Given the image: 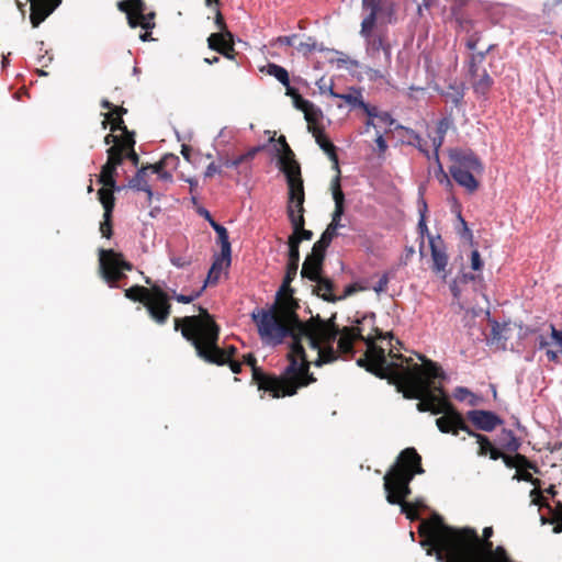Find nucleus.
Returning <instances> with one entry per match:
<instances>
[{
	"mask_svg": "<svg viewBox=\"0 0 562 562\" xmlns=\"http://www.w3.org/2000/svg\"><path fill=\"white\" fill-rule=\"evenodd\" d=\"M418 533L425 538L422 546H429L427 553L436 551L437 560L445 562H514L503 546L494 548L490 540L493 528L483 529L480 538L475 529H457L447 526L440 518L423 520Z\"/></svg>",
	"mask_w": 562,
	"mask_h": 562,
	"instance_id": "f257e3e1",
	"label": "nucleus"
},
{
	"mask_svg": "<svg viewBox=\"0 0 562 562\" xmlns=\"http://www.w3.org/2000/svg\"><path fill=\"white\" fill-rule=\"evenodd\" d=\"M389 356L395 360L405 361L408 366L403 367L397 363V368L390 371L386 378L390 383L395 384L403 396L408 400H418L416 407L419 412H430L434 415L445 411L443 402H448V397L441 384H437L435 380L445 379L446 374L441 367L419 356L423 364H409L413 359L405 358L401 353H393L391 350Z\"/></svg>",
	"mask_w": 562,
	"mask_h": 562,
	"instance_id": "f03ea898",
	"label": "nucleus"
},
{
	"mask_svg": "<svg viewBox=\"0 0 562 562\" xmlns=\"http://www.w3.org/2000/svg\"><path fill=\"white\" fill-rule=\"evenodd\" d=\"M244 363L251 368L252 380L259 390L268 392L273 398L293 396L302 387L316 382L310 371L311 362L303 346L290 345L286 353L288 366L280 375L266 373L257 367V359L252 353L244 355Z\"/></svg>",
	"mask_w": 562,
	"mask_h": 562,
	"instance_id": "7ed1b4c3",
	"label": "nucleus"
},
{
	"mask_svg": "<svg viewBox=\"0 0 562 562\" xmlns=\"http://www.w3.org/2000/svg\"><path fill=\"white\" fill-rule=\"evenodd\" d=\"M341 337L338 339V349L342 353L353 351L356 340H362L367 345L364 356L357 360V364L380 379L387 378L390 371L397 368V362H389L385 350L375 344L376 339L392 337L390 333L384 334L375 326V314L369 313L356 319L355 326L341 328Z\"/></svg>",
	"mask_w": 562,
	"mask_h": 562,
	"instance_id": "20e7f679",
	"label": "nucleus"
},
{
	"mask_svg": "<svg viewBox=\"0 0 562 562\" xmlns=\"http://www.w3.org/2000/svg\"><path fill=\"white\" fill-rule=\"evenodd\" d=\"M297 269L299 263L288 262L285 276L277 292L274 303L268 308H256L251 313V319L256 324L261 339L268 335L283 334L285 327L281 323L295 318V311L300 308V304L293 296V289L290 284L294 280Z\"/></svg>",
	"mask_w": 562,
	"mask_h": 562,
	"instance_id": "39448f33",
	"label": "nucleus"
},
{
	"mask_svg": "<svg viewBox=\"0 0 562 562\" xmlns=\"http://www.w3.org/2000/svg\"><path fill=\"white\" fill-rule=\"evenodd\" d=\"M336 314L328 319H323L319 315L312 316L308 321L302 322L295 311V318L284 321L285 330L281 335H268L261 340L267 344L278 345L284 338L291 337L292 342L303 346L302 341L305 339L310 348H318L323 344H333L337 337H341V329L335 323Z\"/></svg>",
	"mask_w": 562,
	"mask_h": 562,
	"instance_id": "423d86ee",
	"label": "nucleus"
},
{
	"mask_svg": "<svg viewBox=\"0 0 562 562\" xmlns=\"http://www.w3.org/2000/svg\"><path fill=\"white\" fill-rule=\"evenodd\" d=\"M360 35L366 42V53L378 67L374 74L383 78L392 65V44L389 38L387 24L395 22V14L362 13Z\"/></svg>",
	"mask_w": 562,
	"mask_h": 562,
	"instance_id": "0eeeda50",
	"label": "nucleus"
},
{
	"mask_svg": "<svg viewBox=\"0 0 562 562\" xmlns=\"http://www.w3.org/2000/svg\"><path fill=\"white\" fill-rule=\"evenodd\" d=\"M424 472L422 457L416 449L409 447L402 450L383 479L386 501L392 505L405 503L412 494L409 484L414 476Z\"/></svg>",
	"mask_w": 562,
	"mask_h": 562,
	"instance_id": "6e6552de",
	"label": "nucleus"
},
{
	"mask_svg": "<svg viewBox=\"0 0 562 562\" xmlns=\"http://www.w3.org/2000/svg\"><path fill=\"white\" fill-rule=\"evenodd\" d=\"M449 172L452 179L464 190L472 194L480 188L477 179L484 172V164L481 158L471 149H449Z\"/></svg>",
	"mask_w": 562,
	"mask_h": 562,
	"instance_id": "1a4fd4ad",
	"label": "nucleus"
},
{
	"mask_svg": "<svg viewBox=\"0 0 562 562\" xmlns=\"http://www.w3.org/2000/svg\"><path fill=\"white\" fill-rule=\"evenodd\" d=\"M198 310L199 315L173 319L175 330H180L182 337L191 342L194 349L206 340L213 345L215 339H220V326L213 316L202 306Z\"/></svg>",
	"mask_w": 562,
	"mask_h": 562,
	"instance_id": "9d476101",
	"label": "nucleus"
},
{
	"mask_svg": "<svg viewBox=\"0 0 562 562\" xmlns=\"http://www.w3.org/2000/svg\"><path fill=\"white\" fill-rule=\"evenodd\" d=\"M116 8L126 15L127 24L132 29L142 27L145 30L139 35L142 42L151 41V31L156 26L154 11L147 12V5L144 0H121L117 1Z\"/></svg>",
	"mask_w": 562,
	"mask_h": 562,
	"instance_id": "9b49d317",
	"label": "nucleus"
},
{
	"mask_svg": "<svg viewBox=\"0 0 562 562\" xmlns=\"http://www.w3.org/2000/svg\"><path fill=\"white\" fill-rule=\"evenodd\" d=\"M99 266L102 278L111 288H115L117 282L125 278L124 271L133 270V265L113 249L99 250Z\"/></svg>",
	"mask_w": 562,
	"mask_h": 562,
	"instance_id": "f8f14e48",
	"label": "nucleus"
},
{
	"mask_svg": "<svg viewBox=\"0 0 562 562\" xmlns=\"http://www.w3.org/2000/svg\"><path fill=\"white\" fill-rule=\"evenodd\" d=\"M494 48L493 44L487 45L484 50L472 53L469 59V74L471 77V85L474 93L485 97L493 83V78L488 75L486 69L482 67L486 55Z\"/></svg>",
	"mask_w": 562,
	"mask_h": 562,
	"instance_id": "ddd939ff",
	"label": "nucleus"
},
{
	"mask_svg": "<svg viewBox=\"0 0 562 562\" xmlns=\"http://www.w3.org/2000/svg\"><path fill=\"white\" fill-rule=\"evenodd\" d=\"M171 295L161 284L155 282L151 285V294L144 306L149 317L158 325H165L171 314Z\"/></svg>",
	"mask_w": 562,
	"mask_h": 562,
	"instance_id": "4468645a",
	"label": "nucleus"
},
{
	"mask_svg": "<svg viewBox=\"0 0 562 562\" xmlns=\"http://www.w3.org/2000/svg\"><path fill=\"white\" fill-rule=\"evenodd\" d=\"M285 178L289 189L286 214L289 221L292 222L297 217V214H302V216H304L305 212V192L301 175V167L294 166L293 170L288 172V176H285Z\"/></svg>",
	"mask_w": 562,
	"mask_h": 562,
	"instance_id": "2eb2a0df",
	"label": "nucleus"
},
{
	"mask_svg": "<svg viewBox=\"0 0 562 562\" xmlns=\"http://www.w3.org/2000/svg\"><path fill=\"white\" fill-rule=\"evenodd\" d=\"M217 342L218 339H215L213 345L206 340L203 344L196 346L195 352L198 357L207 363L216 366H224L231 359H234L235 355L237 353V348L235 346H228L227 348L223 349L218 347Z\"/></svg>",
	"mask_w": 562,
	"mask_h": 562,
	"instance_id": "dca6fc26",
	"label": "nucleus"
},
{
	"mask_svg": "<svg viewBox=\"0 0 562 562\" xmlns=\"http://www.w3.org/2000/svg\"><path fill=\"white\" fill-rule=\"evenodd\" d=\"M443 407L445 411L440 413L442 416L436 419L438 429L443 434H452L454 436H457L460 430L468 432L470 426L451 402H443Z\"/></svg>",
	"mask_w": 562,
	"mask_h": 562,
	"instance_id": "f3484780",
	"label": "nucleus"
},
{
	"mask_svg": "<svg viewBox=\"0 0 562 562\" xmlns=\"http://www.w3.org/2000/svg\"><path fill=\"white\" fill-rule=\"evenodd\" d=\"M467 419L477 429L486 432L504 424V420L494 412L485 409H472L467 413Z\"/></svg>",
	"mask_w": 562,
	"mask_h": 562,
	"instance_id": "a211bd4d",
	"label": "nucleus"
},
{
	"mask_svg": "<svg viewBox=\"0 0 562 562\" xmlns=\"http://www.w3.org/2000/svg\"><path fill=\"white\" fill-rule=\"evenodd\" d=\"M106 154L108 159L101 168L99 182L104 187L116 188V180L114 177L116 175L117 167L123 164L124 159L120 157L117 147H109Z\"/></svg>",
	"mask_w": 562,
	"mask_h": 562,
	"instance_id": "6ab92c4d",
	"label": "nucleus"
},
{
	"mask_svg": "<svg viewBox=\"0 0 562 562\" xmlns=\"http://www.w3.org/2000/svg\"><path fill=\"white\" fill-rule=\"evenodd\" d=\"M30 2V22L38 27L61 3V0H26Z\"/></svg>",
	"mask_w": 562,
	"mask_h": 562,
	"instance_id": "aec40b11",
	"label": "nucleus"
},
{
	"mask_svg": "<svg viewBox=\"0 0 562 562\" xmlns=\"http://www.w3.org/2000/svg\"><path fill=\"white\" fill-rule=\"evenodd\" d=\"M452 12L456 16L459 31L467 34L465 47L471 50V54L480 52L481 49H477V46L481 41V34L474 30V22L463 15H459L456 9H452Z\"/></svg>",
	"mask_w": 562,
	"mask_h": 562,
	"instance_id": "412c9836",
	"label": "nucleus"
},
{
	"mask_svg": "<svg viewBox=\"0 0 562 562\" xmlns=\"http://www.w3.org/2000/svg\"><path fill=\"white\" fill-rule=\"evenodd\" d=\"M429 246L431 250V258H432V271L442 274V277H446V268L448 265V256L446 254L443 241L438 236L435 238L434 236H429Z\"/></svg>",
	"mask_w": 562,
	"mask_h": 562,
	"instance_id": "4be33fe9",
	"label": "nucleus"
},
{
	"mask_svg": "<svg viewBox=\"0 0 562 562\" xmlns=\"http://www.w3.org/2000/svg\"><path fill=\"white\" fill-rule=\"evenodd\" d=\"M324 260L325 257H323V255L312 251L303 262L301 277L311 281L319 279V277H322Z\"/></svg>",
	"mask_w": 562,
	"mask_h": 562,
	"instance_id": "5701e85b",
	"label": "nucleus"
},
{
	"mask_svg": "<svg viewBox=\"0 0 562 562\" xmlns=\"http://www.w3.org/2000/svg\"><path fill=\"white\" fill-rule=\"evenodd\" d=\"M312 135L315 138L317 145L323 149V151L328 156L330 161L333 162V169L337 172L336 175H341L339 168L338 156L336 153V146L330 142V139L326 136L324 132V127L321 130L313 131Z\"/></svg>",
	"mask_w": 562,
	"mask_h": 562,
	"instance_id": "b1692460",
	"label": "nucleus"
},
{
	"mask_svg": "<svg viewBox=\"0 0 562 562\" xmlns=\"http://www.w3.org/2000/svg\"><path fill=\"white\" fill-rule=\"evenodd\" d=\"M467 434L476 439L480 457L488 456L492 460H498L502 457V451L492 443L487 436L474 431L471 427Z\"/></svg>",
	"mask_w": 562,
	"mask_h": 562,
	"instance_id": "393cba45",
	"label": "nucleus"
},
{
	"mask_svg": "<svg viewBox=\"0 0 562 562\" xmlns=\"http://www.w3.org/2000/svg\"><path fill=\"white\" fill-rule=\"evenodd\" d=\"M278 143L282 148V154L279 156V167L284 176H288V172L292 171L294 166L300 167V164L295 160V155L283 135L278 138Z\"/></svg>",
	"mask_w": 562,
	"mask_h": 562,
	"instance_id": "a878e982",
	"label": "nucleus"
},
{
	"mask_svg": "<svg viewBox=\"0 0 562 562\" xmlns=\"http://www.w3.org/2000/svg\"><path fill=\"white\" fill-rule=\"evenodd\" d=\"M499 459L503 460V462L508 469H530L535 473L540 472L538 465L535 462L530 461L526 456L518 452H515L514 456H509L502 452V457Z\"/></svg>",
	"mask_w": 562,
	"mask_h": 562,
	"instance_id": "bb28decb",
	"label": "nucleus"
},
{
	"mask_svg": "<svg viewBox=\"0 0 562 562\" xmlns=\"http://www.w3.org/2000/svg\"><path fill=\"white\" fill-rule=\"evenodd\" d=\"M231 255L226 256L224 252L216 255L209 270L206 284H216L222 271L231 266Z\"/></svg>",
	"mask_w": 562,
	"mask_h": 562,
	"instance_id": "cd10ccee",
	"label": "nucleus"
},
{
	"mask_svg": "<svg viewBox=\"0 0 562 562\" xmlns=\"http://www.w3.org/2000/svg\"><path fill=\"white\" fill-rule=\"evenodd\" d=\"M330 190H331L333 199L335 202V210L333 212L331 218H336V220L340 221L341 216L344 215V212H345V194L341 190L339 175H336L333 178V180L330 182Z\"/></svg>",
	"mask_w": 562,
	"mask_h": 562,
	"instance_id": "c85d7f7f",
	"label": "nucleus"
},
{
	"mask_svg": "<svg viewBox=\"0 0 562 562\" xmlns=\"http://www.w3.org/2000/svg\"><path fill=\"white\" fill-rule=\"evenodd\" d=\"M313 282H316V285L313 289V293H315L317 296L330 303L338 301V296L334 293L335 284L330 279L322 276L319 279L314 280Z\"/></svg>",
	"mask_w": 562,
	"mask_h": 562,
	"instance_id": "c756f323",
	"label": "nucleus"
},
{
	"mask_svg": "<svg viewBox=\"0 0 562 562\" xmlns=\"http://www.w3.org/2000/svg\"><path fill=\"white\" fill-rule=\"evenodd\" d=\"M362 13L395 14V3L392 0H362Z\"/></svg>",
	"mask_w": 562,
	"mask_h": 562,
	"instance_id": "7c9ffc66",
	"label": "nucleus"
},
{
	"mask_svg": "<svg viewBox=\"0 0 562 562\" xmlns=\"http://www.w3.org/2000/svg\"><path fill=\"white\" fill-rule=\"evenodd\" d=\"M145 283L149 285L148 288L143 285H133L124 291L125 297L133 302H139L143 305L147 301L148 296L151 294V285L155 282L151 281L149 277L145 278Z\"/></svg>",
	"mask_w": 562,
	"mask_h": 562,
	"instance_id": "2f4dec72",
	"label": "nucleus"
},
{
	"mask_svg": "<svg viewBox=\"0 0 562 562\" xmlns=\"http://www.w3.org/2000/svg\"><path fill=\"white\" fill-rule=\"evenodd\" d=\"M317 351V359L310 361L311 366L322 367L323 364L334 362L338 359L336 350L333 348V344H323L318 348H312Z\"/></svg>",
	"mask_w": 562,
	"mask_h": 562,
	"instance_id": "473e14b6",
	"label": "nucleus"
},
{
	"mask_svg": "<svg viewBox=\"0 0 562 562\" xmlns=\"http://www.w3.org/2000/svg\"><path fill=\"white\" fill-rule=\"evenodd\" d=\"M261 150H262V146H256L234 159H229L227 156L221 155L218 157V161H221L224 167L236 168L246 161L252 160L255 158V156Z\"/></svg>",
	"mask_w": 562,
	"mask_h": 562,
	"instance_id": "72a5a7b5",
	"label": "nucleus"
},
{
	"mask_svg": "<svg viewBox=\"0 0 562 562\" xmlns=\"http://www.w3.org/2000/svg\"><path fill=\"white\" fill-rule=\"evenodd\" d=\"M303 113L307 122V128L310 133H313V131L315 130L323 128L321 124V121L323 119V112L314 103H311V106H307Z\"/></svg>",
	"mask_w": 562,
	"mask_h": 562,
	"instance_id": "f704fd0d",
	"label": "nucleus"
},
{
	"mask_svg": "<svg viewBox=\"0 0 562 562\" xmlns=\"http://www.w3.org/2000/svg\"><path fill=\"white\" fill-rule=\"evenodd\" d=\"M114 191H119V188H110L103 186V188L98 191V199L104 209V213H106L108 216L109 214L113 213L115 206Z\"/></svg>",
	"mask_w": 562,
	"mask_h": 562,
	"instance_id": "c9c22d12",
	"label": "nucleus"
},
{
	"mask_svg": "<svg viewBox=\"0 0 562 562\" xmlns=\"http://www.w3.org/2000/svg\"><path fill=\"white\" fill-rule=\"evenodd\" d=\"M290 223L293 228V234L289 236L290 238H296L299 244H301L302 240H311L313 238V232L304 228L305 218L302 214H297V217Z\"/></svg>",
	"mask_w": 562,
	"mask_h": 562,
	"instance_id": "e433bc0d",
	"label": "nucleus"
},
{
	"mask_svg": "<svg viewBox=\"0 0 562 562\" xmlns=\"http://www.w3.org/2000/svg\"><path fill=\"white\" fill-rule=\"evenodd\" d=\"M329 94L333 98L341 99L347 102L352 108H361L364 106V101L362 98V93L359 89L351 88L349 93H338L330 89Z\"/></svg>",
	"mask_w": 562,
	"mask_h": 562,
	"instance_id": "4c0bfd02",
	"label": "nucleus"
},
{
	"mask_svg": "<svg viewBox=\"0 0 562 562\" xmlns=\"http://www.w3.org/2000/svg\"><path fill=\"white\" fill-rule=\"evenodd\" d=\"M232 32H215L207 37V46L210 49L215 50L220 54L222 49L227 45L228 38H233Z\"/></svg>",
	"mask_w": 562,
	"mask_h": 562,
	"instance_id": "58836bf2",
	"label": "nucleus"
},
{
	"mask_svg": "<svg viewBox=\"0 0 562 562\" xmlns=\"http://www.w3.org/2000/svg\"><path fill=\"white\" fill-rule=\"evenodd\" d=\"M101 106L105 110H109V112L104 114V120L102 121L103 130L108 127L110 119H113V116L123 117V115L127 112V110L122 105H114L106 99L101 101Z\"/></svg>",
	"mask_w": 562,
	"mask_h": 562,
	"instance_id": "ea45409f",
	"label": "nucleus"
},
{
	"mask_svg": "<svg viewBox=\"0 0 562 562\" xmlns=\"http://www.w3.org/2000/svg\"><path fill=\"white\" fill-rule=\"evenodd\" d=\"M135 146V138H134V132H123L121 136H117V142L115 145H112L111 147H117L119 155L124 159V151L134 148Z\"/></svg>",
	"mask_w": 562,
	"mask_h": 562,
	"instance_id": "a19ab883",
	"label": "nucleus"
},
{
	"mask_svg": "<svg viewBox=\"0 0 562 562\" xmlns=\"http://www.w3.org/2000/svg\"><path fill=\"white\" fill-rule=\"evenodd\" d=\"M148 170H149V167H147V166H143L142 168H139L137 170L136 175L130 180L128 187L131 189H135L137 191L143 190V188L150 187L148 184V180H147V177H148L147 171Z\"/></svg>",
	"mask_w": 562,
	"mask_h": 562,
	"instance_id": "79ce46f5",
	"label": "nucleus"
},
{
	"mask_svg": "<svg viewBox=\"0 0 562 562\" xmlns=\"http://www.w3.org/2000/svg\"><path fill=\"white\" fill-rule=\"evenodd\" d=\"M335 237L336 236H334L333 233H329L325 229L321 235V238L313 245L312 251L318 255H323V257H325L326 250Z\"/></svg>",
	"mask_w": 562,
	"mask_h": 562,
	"instance_id": "37998d69",
	"label": "nucleus"
},
{
	"mask_svg": "<svg viewBox=\"0 0 562 562\" xmlns=\"http://www.w3.org/2000/svg\"><path fill=\"white\" fill-rule=\"evenodd\" d=\"M267 74L273 76L283 86H288L290 81L288 70L277 64H268Z\"/></svg>",
	"mask_w": 562,
	"mask_h": 562,
	"instance_id": "c03bdc74",
	"label": "nucleus"
},
{
	"mask_svg": "<svg viewBox=\"0 0 562 562\" xmlns=\"http://www.w3.org/2000/svg\"><path fill=\"white\" fill-rule=\"evenodd\" d=\"M502 432L506 437V441L503 443L504 450L508 452H517L521 446L520 439L517 438L510 429H503Z\"/></svg>",
	"mask_w": 562,
	"mask_h": 562,
	"instance_id": "a18cd8bd",
	"label": "nucleus"
},
{
	"mask_svg": "<svg viewBox=\"0 0 562 562\" xmlns=\"http://www.w3.org/2000/svg\"><path fill=\"white\" fill-rule=\"evenodd\" d=\"M147 167H149V170L153 173H157L161 180L170 181L172 179L171 173L168 170H166L168 168L167 159H160L158 162L154 165H147Z\"/></svg>",
	"mask_w": 562,
	"mask_h": 562,
	"instance_id": "49530a36",
	"label": "nucleus"
},
{
	"mask_svg": "<svg viewBox=\"0 0 562 562\" xmlns=\"http://www.w3.org/2000/svg\"><path fill=\"white\" fill-rule=\"evenodd\" d=\"M411 140L409 144L416 146L428 159L431 158L429 150L427 149V142L414 131L409 132Z\"/></svg>",
	"mask_w": 562,
	"mask_h": 562,
	"instance_id": "de8ad7c7",
	"label": "nucleus"
},
{
	"mask_svg": "<svg viewBox=\"0 0 562 562\" xmlns=\"http://www.w3.org/2000/svg\"><path fill=\"white\" fill-rule=\"evenodd\" d=\"M443 97L446 98L447 102H450L453 105L458 106L463 100L464 93L463 90L450 86L449 91L445 92Z\"/></svg>",
	"mask_w": 562,
	"mask_h": 562,
	"instance_id": "09e8293b",
	"label": "nucleus"
},
{
	"mask_svg": "<svg viewBox=\"0 0 562 562\" xmlns=\"http://www.w3.org/2000/svg\"><path fill=\"white\" fill-rule=\"evenodd\" d=\"M218 243L221 245V252H224V255H231L232 254V246L228 238V232L225 227L221 228L218 232H216Z\"/></svg>",
	"mask_w": 562,
	"mask_h": 562,
	"instance_id": "8fccbe9b",
	"label": "nucleus"
},
{
	"mask_svg": "<svg viewBox=\"0 0 562 562\" xmlns=\"http://www.w3.org/2000/svg\"><path fill=\"white\" fill-rule=\"evenodd\" d=\"M530 469L517 470L514 479L517 481H525L531 483L535 487H541V481L539 479H535L532 474L529 472Z\"/></svg>",
	"mask_w": 562,
	"mask_h": 562,
	"instance_id": "3c124183",
	"label": "nucleus"
},
{
	"mask_svg": "<svg viewBox=\"0 0 562 562\" xmlns=\"http://www.w3.org/2000/svg\"><path fill=\"white\" fill-rule=\"evenodd\" d=\"M288 245H289V255H288V262H296L300 261V244L296 238H288Z\"/></svg>",
	"mask_w": 562,
	"mask_h": 562,
	"instance_id": "603ef678",
	"label": "nucleus"
},
{
	"mask_svg": "<svg viewBox=\"0 0 562 562\" xmlns=\"http://www.w3.org/2000/svg\"><path fill=\"white\" fill-rule=\"evenodd\" d=\"M443 142H445L443 135L436 134L434 137H431V143L434 146V153H432L431 157L434 158V160L436 161V164L438 165V167L441 171H442V166H441L440 158H439V148L442 146Z\"/></svg>",
	"mask_w": 562,
	"mask_h": 562,
	"instance_id": "864d4df0",
	"label": "nucleus"
},
{
	"mask_svg": "<svg viewBox=\"0 0 562 562\" xmlns=\"http://www.w3.org/2000/svg\"><path fill=\"white\" fill-rule=\"evenodd\" d=\"M426 211H427V204L424 200H422V207H419L420 218L418 222V231L422 236V243L420 246H424V234L428 233V227L426 224Z\"/></svg>",
	"mask_w": 562,
	"mask_h": 562,
	"instance_id": "5fc2aeb1",
	"label": "nucleus"
},
{
	"mask_svg": "<svg viewBox=\"0 0 562 562\" xmlns=\"http://www.w3.org/2000/svg\"><path fill=\"white\" fill-rule=\"evenodd\" d=\"M401 506V512L406 515V518L409 520L419 519V514L415 505L412 503L405 502L398 504Z\"/></svg>",
	"mask_w": 562,
	"mask_h": 562,
	"instance_id": "6e6d98bb",
	"label": "nucleus"
},
{
	"mask_svg": "<svg viewBox=\"0 0 562 562\" xmlns=\"http://www.w3.org/2000/svg\"><path fill=\"white\" fill-rule=\"evenodd\" d=\"M100 232L103 237L111 238L113 231H112V214L106 215V213H103V221L100 224Z\"/></svg>",
	"mask_w": 562,
	"mask_h": 562,
	"instance_id": "4d7b16f0",
	"label": "nucleus"
},
{
	"mask_svg": "<svg viewBox=\"0 0 562 562\" xmlns=\"http://www.w3.org/2000/svg\"><path fill=\"white\" fill-rule=\"evenodd\" d=\"M169 293H170L171 297H173L177 302L182 303V304L192 303L200 295V292H195L190 295L177 294L175 290H170Z\"/></svg>",
	"mask_w": 562,
	"mask_h": 562,
	"instance_id": "13d9d810",
	"label": "nucleus"
},
{
	"mask_svg": "<svg viewBox=\"0 0 562 562\" xmlns=\"http://www.w3.org/2000/svg\"><path fill=\"white\" fill-rule=\"evenodd\" d=\"M530 496L532 497V503L535 505H538L540 507H546V508L549 507V503L543 497L540 487H533V490L530 492Z\"/></svg>",
	"mask_w": 562,
	"mask_h": 562,
	"instance_id": "bf43d9fd",
	"label": "nucleus"
},
{
	"mask_svg": "<svg viewBox=\"0 0 562 562\" xmlns=\"http://www.w3.org/2000/svg\"><path fill=\"white\" fill-rule=\"evenodd\" d=\"M212 9L214 10V13H215L214 23H215L218 32H229L227 29L226 22L224 20V16L220 10V5L213 7Z\"/></svg>",
	"mask_w": 562,
	"mask_h": 562,
	"instance_id": "052dcab7",
	"label": "nucleus"
},
{
	"mask_svg": "<svg viewBox=\"0 0 562 562\" xmlns=\"http://www.w3.org/2000/svg\"><path fill=\"white\" fill-rule=\"evenodd\" d=\"M364 290H366V288L363 285H361L357 282L351 283L345 288L344 293L338 296V301L345 300L346 297H348L357 292L364 291Z\"/></svg>",
	"mask_w": 562,
	"mask_h": 562,
	"instance_id": "680f3d73",
	"label": "nucleus"
},
{
	"mask_svg": "<svg viewBox=\"0 0 562 562\" xmlns=\"http://www.w3.org/2000/svg\"><path fill=\"white\" fill-rule=\"evenodd\" d=\"M296 49L301 53H303L304 55H307L310 53H312L313 50L316 49V42L314 38L312 37H308L305 42H301L297 46H296Z\"/></svg>",
	"mask_w": 562,
	"mask_h": 562,
	"instance_id": "e2e57ef3",
	"label": "nucleus"
},
{
	"mask_svg": "<svg viewBox=\"0 0 562 562\" xmlns=\"http://www.w3.org/2000/svg\"><path fill=\"white\" fill-rule=\"evenodd\" d=\"M109 123H111V132L120 131L121 133L127 132V126L125 125L123 117L113 116L110 119Z\"/></svg>",
	"mask_w": 562,
	"mask_h": 562,
	"instance_id": "0e129e2a",
	"label": "nucleus"
},
{
	"mask_svg": "<svg viewBox=\"0 0 562 562\" xmlns=\"http://www.w3.org/2000/svg\"><path fill=\"white\" fill-rule=\"evenodd\" d=\"M541 521H542V524L554 525L553 526V532L554 533H561L562 532V518H559V517H551V518L541 517Z\"/></svg>",
	"mask_w": 562,
	"mask_h": 562,
	"instance_id": "69168bd1",
	"label": "nucleus"
},
{
	"mask_svg": "<svg viewBox=\"0 0 562 562\" xmlns=\"http://www.w3.org/2000/svg\"><path fill=\"white\" fill-rule=\"evenodd\" d=\"M471 268L475 271H480L483 268V260L479 250L474 249L471 252Z\"/></svg>",
	"mask_w": 562,
	"mask_h": 562,
	"instance_id": "338daca9",
	"label": "nucleus"
},
{
	"mask_svg": "<svg viewBox=\"0 0 562 562\" xmlns=\"http://www.w3.org/2000/svg\"><path fill=\"white\" fill-rule=\"evenodd\" d=\"M451 125V120L448 117H442L438 121L436 126V134L446 136L449 127Z\"/></svg>",
	"mask_w": 562,
	"mask_h": 562,
	"instance_id": "774afa93",
	"label": "nucleus"
}]
</instances>
